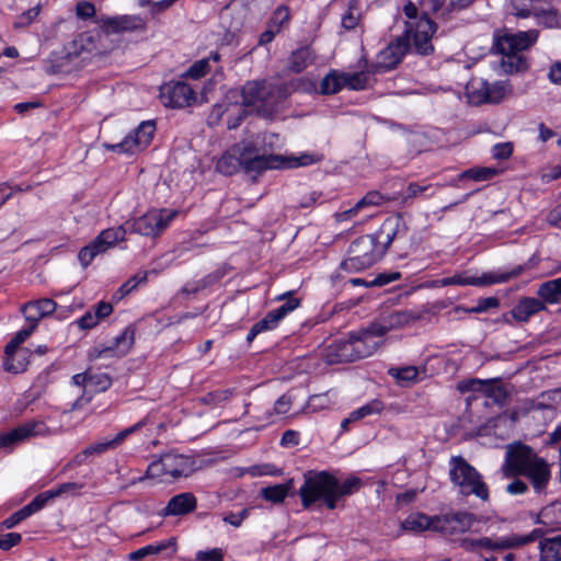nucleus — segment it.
Listing matches in <instances>:
<instances>
[{"mask_svg": "<svg viewBox=\"0 0 561 561\" xmlns=\"http://www.w3.org/2000/svg\"><path fill=\"white\" fill-rule=\"evenodd\" d=\"M195 470V461L192 457L174 451L165 453L159 459L151 461L145 476L138 478V482L145 479H159L162 482L188 477Z\"/></svg>", "mask_w": 561, "mask_h": 561, "instance_id": "6e6552de", "label": "nucleus"}, {"mask_svg": "<svg viewBox=\"0 0 561 561\" xmlns=\"http://www.w3.org/2000/svg\"><path fill=\"white\" fill-rule=\"evenodd\" d=\"M497 174V170L494 168H472L463 171L460 174L461 179H470L476 182L488 181Z\"/></svg>", "mask_w": 561, "mask_h": 561, "instance_id": "79ce46f5", "label": "nucleus"}, {"mask_svg": "<svg viewBox=\"0 0 561 561\" xmlns=\"http://www.w3.org/2000/svg\"><path fill=\"white\" fill-rule=\"evenodd\" d=\"M408 51H414L412 37L402 34L377 55V67L389 70L394 68Z\"/></svg>", "mask_w": 561, "mask_h": 561, "instance_id": "f3484780", "label": "nucleus"}, {"mask_svg": "<svg viewBox=\"0 0 561 561\" xmlns=\"http://www.w3.org/2000/svg\"><path fill=\"white\" fill-rule=\"evenodd\" d=\"M33 331L34 329L28 327L16 332L11 341L5 345L4 353L12 354L15 351H20V345L32 334Z\"/></svg>", "mask_w": 561, "mask_h": 561, "instance_id": "8fccbe9b", "label": "nucleus"}, {"mask_svg": "<svg viewBox=\"0 0 561 561\" xmlns=\"http://www.w3.org/2000/svg\"><path fill=\"white\" fill-rule=\"evenodd\" d=\"M542 535L541 529H533L527 535H510V536H482V537H462L459 546L466 552L480 553L482 551H502L528 545Z\"/></svg>", "mask_w": 561, "mask_h": 561, "instance_id": "1a4fd4ad", "label": "nucleus"}, {"mask_svg": "<svg viewBox=\"0 0 561 561\" xmlns=\"http://www.w3.org/2000/svg\"><path fill=\"white\" fill-rule=\"evenodd\" d=\"M174 546V539L170 538L168 540L161 541L159 543L148 545L139 548L138 550L131 552L129 554V559L133 561H139L147 556L158 554L161 551L168 549L169 547Z\"/></svg>", "mask_w": 561, "mask_h": 561, "instance_id": "e433bc0d", "label": "nucleus"}, {"mask_svg": "<svg viewBox=\"0 0 561 561\" xmlns=\"http://www.w3.org/2000/svg\"><path fill=\"white\" fill-rule=\"evenodd\" d=\"M22 540V536L19 533H8L0 535V549L10 550L12 547L19 545Z\"/></svg>", "mask_w": 561, "mask_h": 561, "instance_id": "0e129e2a", "label": "nucleus"}, {"mask_svg": "<svg viewBox=\"0 0 561 561\" xmlns=\"http://www.w3.org/2000/svg\"><path fill=\"white\" fill-rule=\"evenodd\" d=\"M343 78L345 81V88H348L351 90H364L366 89L368 84L369 76L365 71H358V72H344L343 71Z\"/></svg>", "mask_w": 561, "mask_h": 561, "instance_id": "ea45409f", "label": "nucleus"}, {"mask_svg": "<svg viewBox=\"0 0 561 561\" xmlns=\"http://www.w3.org/2000/svg\"><path fill=\"white\" fill-rule=\"evenodd\" d=\"M160 98L165 106L174 108L190 106L196 99L194 90L182 81L164 84L160 90Z\"/></svg>", "mask_w": 561, "mask_h": 561, "instance_id": "a211bd4d", "label": "nucleus"}, {"mask_svg": "<svg viewBox=\"0 0 561 561\" xmlns=\"http://www.w3.org/2000/svg\"><path fill=\"white\" fill-rule=\"evenodd\" d=\"M95 23L104 35L135 32L145 27L139 15L99 16Z\"/></svg>", "mask_w": 561, "mask_h": 561, "instance_id": "aec40b11", "label": "nucleus"}, {"mask_svg": "<svg viewBox=\"0 0 561 561\" xmlns=\"http://www.w3.org/2000/svg\"><path fill=\"white\" fill-rule=\"evenodd\" d=\"M142 426V422L136 423L135 425L125 428L115 435L112 439H105L102 442H98L92 444L85 448V454L90 456H99L106 453L110 449H114L119 446L127 436L136 432L138 428Z\"/></svg>", "mask_w": 561, "mask_h": 561, "instance_id": "a878e982", "label": "nucleus"}, {"mask_svg": "<svg viewBox=\"0 0 561 561\" xmlns=\"http://www.w3.org/2000/svg\"><path fill=\"white\" fill-rule=\"evenodd\" d=\"M321 160L322 156L316 153H300L299 156L266 153L257 146L256 141L242 140L219 158L216 170L225 175H232L240 169L251 174L266 170L307 167Z\"/></svg>", "mask_w": 561, "mask_h": 561, "instance_id": "f257e3e1", "label": "nucleus"}, {"mask_svg": "<svg viewBox=\"0 0 561 561\" xmlns=\"http://www.w3.org/2000/svg\"><path fill=\"white\" fill-rule=\"evenodd\" d=\"M323 356L330 365L355 362L350 336L333 341L325 347Z\"/></svg>", "mask_w": 561, "mask_h": 561, "instance_id": "412c9836", "label": "nucleus"}, {"mask_svg": "<svg viewBox=\"0 0 561 561\" xmlns=\"http://www.w3.org/2000/svg\"><path fill=\"white\" fill-rule=\"evenodd\" d=\"M230 117L227 121L229 129H236L247 116V110L240 105H232L230 108Z\"/></svg>", "mask_w": 561, "mask_h": 561, "instance_id": "5fc2aeb1", "label": "nucleus"}, {"mask_svg": "<svg viewBox=\"0 0 561 561\" xmlns=\"http://www.w3.org/2000/svg\"><path fill=\"white\" fill-rule=\"evenodd\" d=\"M359 19L360 14L358 9L351 4L342 15L341 23L345 30H353L357 26Z\"/></svg>", "mask_w": 561, "mask_h": 561, "instance_id": "864d4df0", "label": "nucleus"}, {"mask_svg": "<svg viewBox=\"0 0 561 561\" xmlns=\"http://www.w3.org/2000/svg\"><path fill=\"white\" fill-rule=\"evenodd\" d=\"M385 197L377 191L368 192L364 197H362L357 202V207H362V209L379 206L385 202Z\"/></svg>", "mask_w": 561, "mask_h": 561, "instance_id": "4d7b16f0", "label": "nucleus"}, {"mask_svg": "<svg viewBox=\"0 0 561 561\" xmlns=\"http://www.w3.org/2000/svg\"><path fill=\"white\" fill-rule=\"evenodd\" d=\"M345 85L343 71L331 70L320 83L322 94H335L340 92Z\"/></svg>", "mask_w": 561, "mask_h": 561, "instance_id": "f704fd0d", "label": "nucleus"}, {"mask_svg": "<svg viewBox=\"0 0 561 561\" xmlns=\"http://www.w3.org/2000/svg\"><path fill=\"white\" fill-rule=\"evenodd\" d=\"M156 131L153 121H146L138 125L133 133L128 134L121 142L106 145V148L114 152H124L128 154L136 153L146 149L151 142Z\"/></svg>", "mask_w": 561, "mask_h": 561, "instance_id": "2eb2a0df", "label": "nucleus"}, {"mask_svg": "<svg viewBox=\"0 0 561 561\" xmlns=\"http://www.w3.org/2000/svg\"><path fill=\"white\" fill-rule=\"evenodd\" d=\"M381 321L385 323L389 331L399 329L410 321V316L405 311H394L383 317Z\"/></svg>", "mask_w": 561, "mask_h": 561, "instance_id": "a18cd8bd", "label": "nucleus"}, {"mask_svg": "<svg viewBox=\"0 0 561 561\" xmlns=\"http://www.w3.org/2000/svg\"><path fill=\"white\" fill-rule=\"evenodd\" d=\"M540 0H510L513 13L520 19L533 15Z\"/></svg>", "mask_w": 561, "mask_h": 561, "instance_id": "58836bf2", "label": "nucleus"}, {"mask_svg": "<svg viewBox=\"0 0 561 561\" xmlns=\"http://www.w3.org/2000/svg\"><path fill=\"white\" fill-rule=\"evenodd\" d=\"M112 386V378L105 373L92 374L89 371V387L94 392L106 391Z\"/></svg>", "mask_w": 561, "mask_h": 561, "instance_id": "c03bdc74", "label": "nucleus"}, {"mask_svg": "<svg viewBox=\"0 0 561 561\" xmlns=\"http://www.w3.org/2000/svg\"><path fill=\"white\" fill-rule=\"evenodd\" d=\"M314 60V54L308 46H302L294 50L288 57V69L291 72L300 73Z\"/></svg>", "mask_w": 561, "mask_h": 561, "instance_id": "c756f323", "label": "nucleus"}, {"mask_svg": "<svg viewBox=\"0 0 561 561\" xmlns=\"http://www.w3.org/2000/svg\"><path fill=\"white\" fill-rule=\"evenodd\" d=\"M57 308L56 302L49 298H43L35 301H30L23 306L22 312L25 320L31 323V328L34 330L37 327L38 321L51 314Z\"/></svg>", "mask_w": 561, "mask_h": 561, "instance_id": "4be33fe9", "label": "nucleus"}, {"mask_svg": "<svg viewBox=\"0 0 561 561\" xmlns=\"http://www.w3.org/2000/svg\"><path fill=\"white\" fill-rule=\"evenodd\" d=\"M293 404L291 397L288 394L280 396L274 403L272 409L276 416L287 414Z\"/></svg>", "mask_w": 561, "mask_h": 561, "instance_id": "e2e57ef3", "label": "nucleus"}, {"mask_svg": "<svg viewBox=\"0 0 561 561\" xmlns=\"http://www.w3.org/2000/svg\"><path fill=\"white\" fill-rule=\"evenodd\" d=\"M508 93L507 87L503 81L490 83L481 80L477 85L471 83L467 88V96L471 104L480 105L483 103H500Z\"/></svg>", "mask_w": 561, "mask_h": 561, "instance_id": "dca6fc26", "label": "nucleus"}, {"mask_svg": "<svg viewBox=\"0 0 561 561\" xmlns=\"http://www.w3.org/2000/svg\"><path fill=\"white\" fill-rule=\"evenodd\" d=\"M336 478L327 471H307L304 484L299 489L305 508L322 501L329 510L335 508Z\"/></svg>", "mask_w": 561, "mask_h": 561, "instance_id": "39448f33", "label": "nucleus"}, {"mask_svg": "<svg viewBox=\"0 0 561 561\" xmlns=\"http://www.w3.org/2000/svg\"><path fill=\"white\" fill-rule=\"evenodd\" d=\"M294 489V480L289 479L286 483L274 484L272 486L263 488L261 495L264 500L278 504L282 503Z\"/></svg>", "mask_w": 561, "mask_h": 561, "instance_id": "473e14b6", "label": "nucleus"}, {"mask_svg": "<svg viewBox=\"0 0 561 561\" xmlns=\"http://www.w3.org/2000/svg\"><path fill=\"white\" fill-rule=\"evenodd\" d=\"M388 374L399 382H410L416 380L419 369L415 366L391 367Z\"/></svg>", "mask_w": 561, "mask_h": 561, "instance_id": "37998d69", "label": "nucleus"}, {"mask_svg": "<svg viewBox=\"0 0 561 561\" xmlns=\"http://www.w3.org/2000/svg\"><path fill=\"white\" fill-rule=\"evenodd\" d=\"M49 427L41 421L24 423L12 431L0 435V448H12L16 444L32 436L50 435Z\"/></svg>", "mask_w": 561, "mask_h": 561, "instance_id": "6ab92c4d", "label": "nucleus"}, {"mask_svg": "<svg viewBox=\"0 0 561 561\" xmlns=\"http://www.w3.org/2000/svg\"><path fill=\"white\" fill-rule=\"evenodd\" d=\"M76 12H77L78 18L85 20V19L94 16L95 7L93 3L89 2V1H81V2L77 3Z\"/></svg>", "mask_w": 561, "mask_h": 561, "instance_id": "774afa93", "label": "nucleus"}, {"mask_svg": "<svg viewBox=\"0 0 561 561\" xmlns=\"http://www.w3.org/2000/svg\"><path fill=\"white\" fill-rule=\"evenodd\" d=\"M537 30L505 33L495 38L493 48L503 56L502 67L505 72L514 73L527 69V60L522 53L530 48L538 39Z\"/></svg>", "mask_w": 561, "mask_h": 561, "instance_id": "20e7f679", "label": "nucleus"}, {"mask_svg": "<svg viewBox=\"0 0 561 561\" xmlns=\"http://www.w3.org/2000/svg\"><path fill=\"white\" fill-rule=\"evenodd\" d=\"M537 295L545 304H556L561 298V277L542 283Z\"/></svg>", "mask_w": 561, "mask_h": 561, "instance_id": "72a5a7b5", "label": "nucleus"}, {"mask_svg": "<svg viewBox=\"0 0 561 561\" xmlns=\"http://www.w3.org/2000/svg\"><path fill=\"white\" fill-rule=\"evenodd\" d=\"M209 71V59H201L195 61L185 72V77L199 79Z\"/></svg>", "mask_w": 561, "mask_h": 561, "instance_id": "603ef678", "label": "nucleus"}, {"mask_svg": "<svg viewBox=\"0 0 561 561\" xmlns=\"http://www.w3.org/2000/svg\"><path fill=\"white\" fill-rule=\"evenodd\" d=\"M403 13L407 18L403 34L412 37L414 53L423 56L433 53L432 39L436 24L426 14L419 15L417 8L412 1L403 5Z\"/></svg>", "mask_w": 561, "mask_h": 561, "instance_id": "423d86ee", "label": "nucleus"}, {"mask_svg": "<svg viewBox=\"0 0 561 561\" xmlns=\"http://www.w3.org/2000/svg\"><path fill=\"white\" fill-rule=\"evenodd\" d=\"M513 153V145L511 142H501L492 147V157L496 160H506Z\"/></svg>", "mask_w": 561, "mask_h": 561, "instance_id": "680f3d73", "label": "nucleus"}, {"mask_svg": "<svg viewBox=\"0 0 561 561\" xmlns=\"http://www.w3.org/2000/svg\"><path fill=\"white\" fill-rule=\"evenodd\" d=\"M127 229L124 226L102 230L89 244L83 247L78 254V260L83 267H88L100 254L114 248L125 240Z\"/></svg>", "mask_w": 561, "mask_h": 561, "instance_id": "f8f14e48", "label": "nucleus"}, {"mask_svg": "<svg viewBox=\"0 0 561 561\" xmlns=\"http://www.w3.org/2000/svg\"><path fill=\"white\" fill-rule=\"evenodd\" d=\"M539 561H561V534L539 541Z\"/></svg>", "mask_w": 561, "mask_h": 561, "instance_id": "7c9ffc66", "label": "nucleus"}, {"mask_svg": "<svg viewBox=\"0 0 561 561\" xmlns=\"http://www.w3.org/2000/svg\"><path fill=\"white\" fill-rule=\"evenodd\" d=\"M348 336L352 343L355 360L373 355L379 346V343L376 340L370 339L369 333H365L363 330L358 332H351Z\"/></svg>", "mask_w": 561, "mask_h": 561, "instance_id": "393cba45", "label": "nucleus"}, {"mask_svg": "<svg viewBox=\"0 0 561 561\" xmlns=\"http://www.w3.org/2000/svg\"><path fill=\"white\" fill-rule=\"evenodd\" d=\"M458 388L461 391H480L485 393L488 397H492L493 392L491 383L481 379H470L468 381H463L459 385Z\"/></svg>", "mask_w": 561, "mask_h": 561, "instance_id": "49530a36", "label": "nucleus"}, {"mask_svg": "<svg viewBox=\"0 0 561 561\" xmlns=\"http://www.w3.org/2000/svg\"><path fill=\"white\" fill-rule=\"evenodd\" d=\"M360 485V480L356 477L347 478L342 483L336 479V490H335V503L344 495L352 494L356 490H358Z\"/></svg>", "mask_w": 561, "mask_h": 561, "instance_id": "de8ad7c7", "label": "nucleus"}, {"mask_svg": "<svg viewBox=\"0 0 561 561\" xmlns=\"http://www.w3.org/2000/svg\"><path fill=\"white\" fill-rule=\"evenodd\" d=\"M147 274V272H139L133 277H130L127 282H125L118 290L122 297L131 293L139 284L146 283Z\"/></svg>", "mask_w": 561, "mask_h": 561, "instance_id": "6e6d98bb", "label": "nucleus"}, {"mask_svg": "<svg viewBox=\"0 0 561 561\" xmlns=\"http://www.w3.org/2000/svg\"><path fill=\"white\" fill-rule=\"evenodd\" d=\"M435 525L436 515L428 516L424 513H412L401 523V528L413 533H422L425 530L435 531Z\"/></svg>", "mask_w": 561, "mask_h": 561, "instance_id": "c85d7f7f", "label": "nucleus"}, {"mask_svg": "<svg viewBox=\"0 0 561 561\" xmlns=\"http://www.w3.org/2000/svg\"><path fill=\"white\" fill-rule=\"evenodd\" d=\"M401 277L399 272L393 273H381L369 280V284L373 286H383L390 284L392 282L398 280Z\"/></svg>", "mask_w": 561, "mask_h": 561, "instance_id": "338daca9", "label": "nucleus"}, {"mask_svg": "<svg viewBox=\"0 0 561 561\" xmlns=\"http://www.w3.org/2000/svg\"><path fill=\"white\" fill-rule=\"evenodd\" d=\"M56 497L51 490H48L46 492H43L35 496L25 507L27 511L33 515L34 513L42 510L49 500Z\"/></svg>", "mask_w": 561, "mask_h": 561, "instance_id": "3c124183", "label": "nucleus"}, {"mask_svg": "<svg viewBox=\"0 0 561 561\" xmlns=\"http://www.w3.org/2000/svg\"><path fill=\"white\" fill-rule=\"evenodd\" d=\"M28 351L20 350L12 354H5L3 357V368L11 374H21L26 370L28 365Z\"/></svg>", "mask_w": 561, "mask_h": 561, "instance_id": "2f4dec72", "label": "nucleus"}, {"mask_svg": "<svg viewBox=\"0 0 561 561\" xmlns=\"http://www.w3.org/2000/svg\"><path fill=\"white\" fill-rule=\"evenodd\" d=\"M30 516H31V513L24 506L21 510H19L18 512H15L12 515H10L8 518H5L2 522V525L5 528L10 529V528L15 527L18 524H20L22 520L26 519Z\"/></svg>", "mask_w": 561, "mask_h": 561, "instance_id": "052dcab7", "label": "nucleus"}, {"mask_svg": "<svg viewBox=\"0 0 561 561\" xmlns=\"http://www.w3.org/2000/svg\"><path fill=\"white\" fill-rule=\"evenodd\" d=\"M383 404L379 400H371L351 413V420L359 421L366 416L378 414L382 411Z\"/></svg>", "mask_w": 561, "mask_h": 561, "instance_id": "a19ab883", "label": "nucleus"}, {"mask_svg": "<svg viewBox=\"0 0 561 561\" xmlns=\"http://www.w3.org/2000/svg\"><path fill=\"white\" fill-rule=\"evenodd\" d=\"M275 416V413L271 409H265L264 411H260L256 408L254 409L253 419L259 423L256 428H262L274 423Z\"/></svg>", "mask_w": 561, "mask_h": 561, "instance_id": "13d9d810", "label": "nucleus"}, {"mask_svg": "<svg viewBox=\"0 0 561 561\" xmlns=\"http://www.w3.org/2000/svg\"><path fill=\"white\" fill-rule=\"evenodd\" d=\"M279 87L267 81H249L242 88V104L252 107L257 114L270 117L280 100Z\"/></svg>", "mask_w": 561, "mask_h": 561, "instance_id": "9d476101", "label": "nucleus"}, {"mask_svg": "<svg viewBox=\"0 0 561 561\" xmlns=\"http://www.w3.org/2000/svg\"><path fill=\"white\" fill-rule=\"evenodd\" d=\"M546 309L545 304L537 298L525 297L511 310V316L517 322H527L534 314Z\"/></svg>", "mask_w": 561, "mask_h": 561, "instance_id": "bb28decb", "label": "nucleus"}, {"mask_svg": "<svg viewBox=\"0 0 561 561\" xmlns=\"http://www.w3.org/2000/svg\"><path fill=\"white\" fill-rule=\"evenodd\" d=\"M197 561H224V550L221 548H213L209 550H199L196 553Z\"/></svg>", "mask_w": 561, "mask_h": 561, "instance_id": "bf43d9fd", "label": "nucleus"}, {"mask_svg": "<svg viewBox=\"0 0 561 561\" xmlns=\"http://www.w3.org/2000/svg\"><path fill=\"white\" fill-rule=\"evenodd\" d=\"M531 16L538 25L549 28L561 26V13L554 8L551 0H540Z\"/></svg>", "mask_w": 561, "mask_h": 561, "instance_id": "b1692460", "label": "nucleus"}, {"mask_svg": "<svg viewBox=\"0 0 561 561\" xmlns=\"http://www.w3.org/2000/svg\"><path fill=\"white\" fill-rule=\"evenodd\" d=\"M536 523L545 527V529L540 528L542 534L561 529V502L545 506L539 512Z\"/></svg>", "mask_w": 561, "mask_h": 561, "instance_id": "cd10ccee", "label": "nucleus"}, {"mask_svg": "<svg viewBox=\"0 0 561 561\" xmlns=\"http://www.w3.org/2000/svg\"><path fill=\"white\" fill-rule=\"evenodd\" d=\"M285 302L278 308L271 310L270 312L278 321V323L291 311L299 307L300 300L293 297L291 291H287L277 297V300H284Z\"/></svg>", "mask_w": 561, "mask_h": 561, "instance_id": "c9c22d12", "label": "nucleus"}, {"mask_svg": "<svg viewBox=\"0 0 561 561\" xmlns=\"http://www.w3.org/2000/svg\"><path fill=\"white\" fill-rule=\"evenodd\" d=\"M178 214L179 211L174 209H151L131 222L127 221L124 227L127 231L141 236L157 237L169 227Z\"/></svg>", "mask_w": 561, "mask_h": 561, "instance_id": "9b49d317", "label": "nucleus"}, {"mask_svg": "<svg viewBox=\"0 0 561 561\" xmlns=\"http://www.w3.org/2000/svg\"><path fill=\"white\" fill-rule=\"evenodd\" d=\"M289 21H290L289 8L286 5H279L274 10L267 24L270 26H272L273 30L280 33L283 28L288 26Z\"/></svg>", "mask_w": 561, "mask_h": 561, "instance_id": "4c0bfd02", "label": "nucleus"}, {"mask_svg": "<svg viewBox=\"0 0 561 561\" xmlns=\"http://www.w3.org/2000/svg\"><path fill=\"white\" fill-rule=\"evenodd\" d=\"M134 343V331L125 329L118 336L115 337V348L121 355L127 354Z\"/></svg>", "mask_w": 561, "mask_h": 561, "instance_id": "09e8293b", "label": "nucleus"}, {"mask_svg": "<svg viewBox=\"0 0 561 561\" xmlns=\"http://www.w3.org/2000/svg\"><path fill=\"white\" fill-rule=\"evenodd\" d=\"M197 500L191 492L180 493L172 496L167 506L162 510L161 515L167 516H181L193 512L196 508Z\"/></svg>", "mask_w": 561, "mask_h": 561, "instance_id": "5701e85b", "label": "nucleus"}, {"mask_svg": "<svg viewBox=\"0 0 561 561\" xmlns=\"http://www.w3.org/2000/svg\"><path fill=\"white\" fill-rule=\"evenodd\" d=\"M407 226L400 215L387 218L373 234H365L353 241L347 257L341 267L357 273L376 264L396 238L404 237Z\"/></svg>", "mask_w": 561, "mask_h": 561, "instance_id": "f03ea898", "label": "nucleus"}, {"mask_svg": "<svg viewBox=\"0 0 561 561\" xmlns=\"http://www.w3.org/2000/svg\"><path fill=\"white\" fill-rule=\"evenodd\" d=\"M501 471L507 479L519 476L526 477L538 494L546 491L551 479L549 463L543 458L538 457L533 448L523 444L507 447Z\"/></svg>", "mask_w": 561, "mask_h": 561, "instance_id": "7ed1b4c3", "label": "nucleus"}, {"mask_svg": "<svg viewBox=\"0 0 561 561\" xmlns=\"http://www.w3.org/2000/svg\"><path fill=\"white\" fill-rule=\"evenodd\" d=\"M479 516L468 511H451L436 515L435 531L448 537L463 535L472 530Z\"/></svg>", "mask_w": 561, "mask_h": 561, "instance_id": "ddd939ff", "label": "nucleus"}, {"mask_svg": "<svg viewBox=\"0 0 561 561\" xmlns=\"http://www.w3.org/2000/svg\"><path fill=\"white\" fill-rule=\"evenodd\" d=\"M520 273V267L512 272H485L481 276L469 275L468 272L455 274L449 277H444L438 280V284L443 287L457 285V286H490L493 284L505 283Z\"/></svg>", "mask_w": 561, "mask_h": 561, "instance_id": "4468645a", "label": "nucleus"}, {"mask_svg": "<svg viewBox=\"0 0 561 561\" xmlns=\"http://www.w3.org/2000/svg\"><path fill=\"white\" fill-rule=\"evenodd\" d=\"M278 325V321L273 317L271 312H267L266 316L254 323L252 327L257 331L259 333H262L264 331L273 330Z\"/></svg>", "mask_w": 561, "mask_h": 561, "instance_id": "69168bd1", "label": "nucleus"}, {"mask_svg": "<svg viewBox=\"0 0 561 561\" xmlns=\"http://www.w3.org/2000/svg\"><path fill=\"white\" fill-rule=\"evenodd\" d=\"M449 479L463 496L474 495L483 502L489 500V488L482 476L461 456L450 458Z\"/></svg>", "mask_w": 561, "mask_h": 561, "instance_id": "0eeeda50", "label": "nucleus"}]
</instances>
